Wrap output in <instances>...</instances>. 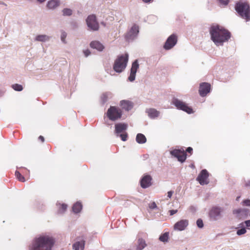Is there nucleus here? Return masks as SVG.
I'll use <instances>...</instances> for the list:
<instances>
[{
  "label": "nucleus",
  "instance_id": "ea45409f",
  "mask_svg": "<svg viewBox=\"0 0 250 250\" xmlns=\"http://www.w3.org/2000/svg\"><path fill=\"white\" fill-rule=\"evenodd\" d=\"M83 53L85 56V57H88L91 53L90 50L89 49L84 50L83 51Z\"/></svg>",
  "mask_w": 250,
  "mask_h": 250
},
{
  "label": "nucleus",
  "instance_id": "ddd939ff",
  "mask_svg": "<svg viewBox=\"0 0 250 250\" xmlns=\"http://www.w3.org/2000/svg\"><path fill=\"white\" fill-rule=\"evenodd\" d=\"M177 42V36L174 34H172L167 39L164 45V48L166 50H169L176 45Z\"/></svg>",
  "mask_w": 250,
  "mask_h": 250
},
{
  "label": "nucleus",
  "instance_id": "58836bf2",
  "mask_svg": "<svg viewBox=\"0 0 250 250\" xmlns=\"http://www.w3.org/2000/svg\"><path fill=\"white\" fill-rule=\"evenodd\" d=\"M149 207L150 208L152 209L156 208H157V205L154 202L150 204L149 205Z\"/></svg>",
  "mask_w": 250,
  "mask_h": 250
},
{
  "label": "nucleus",
  "instance_id": "8fccbe9b",
  "mask_svg": "<svg viewBox=\"0 0 250 250\" xmlns=\"http://www.w3.org/2000/svg\"><path fill=\"white\" fill-rule=\"evenodd\" d=\"M246 186H247V187H250V180L248 181L246 183Z\"/></svg>",
  "mask_w": 250,
  "mask_h": 250
},
{
  "label": "nucleus",
  "instance_id": "f3484780",
  "mask_svg": "<svg viewBox=\"0 0 250 250\" xmlns=\"http://www.w3.org/2000/svg\"><path fill=\"white\" fill-rule=\"evenodd\" d=\"M85 246V240L82 238H77L76 242L73 244L72 248L74 250H83Z\"/></svg>",
  "mask_w": 250,
  "mask_h": 250
},
{
  "label": "nucleus",
  "instance_id": "4468645a",
  "mask_svg": "<svg viewBox=\"0 0 250 250\" xmlns=\"http://www.w3.org/2000/svg\"><path fill=\"white\" fill-rule=\"evenodd\" d=\"M139 64L138 60H135L133 62L130 69V75L128 77V80L131 82H133L136 77V73L139 68Z\"/></svg>",
  "mask_w": 250,
  "mask_h": 250
},
{
  "label": "nucleus",
  "instance_id": "6ab92c4d",
  "mask_svg": "<svg viewBox=\"0 0 250 250\" xmlns=\"http://www.w3.org/2000/svg\"><path fill=\"white\" fill-rule=\"evenodd\" d=\"M249 210L245 208H238L233 210V214L236 217L241 218L247 216Z\"/></svg>",
  "mask_w": 250,
  "mask_h": 250
},
{
  "label": "nucleus",
  "instance_id": "c756f323",
  "mask_svg": "<svg viewBox=\"0 0 250 250\" xmlns=\"http://www.w3.org/2000/svg\"><path fill=\"white\" fill-rule=\"evenodd\" d=\"M66 37H67L66 32L63 30L61 31V41L62 42H63L64 44H66L67 43V42L66 41Z\"/></svg>",
  "mask_w": 250,
  "mask_h": 250
},
{
  "label": "nucleus",
  "instance_id": "2f4dec72",
  "mask_svg": "<svg viewBox=\"0 0 250 250\" xmlns=\"http://www.w3.org/2000/svg\"><path fill=\"white\" fill-rule=\"evenodd\" d=\"M15 175L17 177V178L21 182H25L24 177L21 174V173L19 171H16Z\"/></svg>",
  "mask_w": 250,
  "mask_h": 250
},
{
  "label": "nucleus",
  "instance_id": "aec40b11",
  "mask_svg": "<svg viewBox=\"0 0 250 250\" xmlns=\"http://www.w3.org/2000/svg\"><path fill=\"white\" fill-rule=\"evenodd\" d=\"M61 4L60 0H49L47 1L46 7L49 10H54Z\"/></svg>",
  "mask_w": 250,
  "mask_h": 250
},
{
  "label": "nucleus",
  "instance_id": "4be33fe9",
  "mask_svg": "<svg viewBox=\"0 0 250 250\" xmlns=\"http://www.w3.org/2000/svg\"><path fill=\"white\" fill-rule=\"evenodd\" d=\"M146 112L147 113L148 117L152 119L158 117L160 115V111L157 110L155 108H148L146 110Z\"/></svg>",
  "mask_w": 250,
  "mask_h": 250
},
{
  "label": "nucleus",
  "instance_id": "473e14b6",
  "mask_svg": "<svg viewBox=\"0 0 250 250\" xmlns=\"http://www.w3.org/2000/svg\"><path fill=\"white\" fill-rule=\"evenodd\" d=\"M67 208V205L64 204H62V205H60V206L59 207V208L58 209V213H62L64 212Z\"/></svg>",
  "mask_w": 250,
  "mask_h": 250
},
{
  "label": "nucleus",
  "instance_id": "a878e982",
  "mask_svg": "<svg viewBox=\"0 0 250 250\" xmlns=\"http://www.w3.org/2000/svg\"><path fill=\"white\" fill-rule=\"evenodd\" d=\"M146 246V244L145 240L142 238H139L138 240V245L136 250H143Z\"/></svg>",
  "mask_w": 250,
  "mask_h": 250
},
{
  "label": "nucleus",
  "instance_id": "7c9ffc66",
  "mask_svg": "<svg viewBox=\"0 0 250 250\" xmlns=\"http://www.w3.org/2000/svg\"><path fill=\"white\" fill-rule=\"evenodd\" d=\"M110 93H104L101 97V100L103 104H104L107 100L108 97L110 96Z\"/></svg>",
  "mask_w": 250,
  "mask_h": 250
},
{
  "label": "nucleus",
  "instance_id": "c03bdc74",
  "mask_svg": "<svg viewBox=\"0 0 250 250\" xmlns=\"http://www.w3.org/2000/svg\"><path fill=\"white\" fill-rule=\"evenodd\" d=\"M173 192L172 191H169L167 192V197L170 198L172 195Z\"/></svg>",
  "mask_w": 250,
  "mask_h": 250
},
{
  "label": "nucleus",
  "instance_id": "864d4df0",
  "mask_svg": "<svg viewBox=\"0 0 250 250\" xmlns=\"http://www.w3.org/2000/svg\"><path fill=\"white\" fill-rule=\"evenodd\" d=\"M243 223H240V224H239V225H238L239 227H241L243 226Z\"/></svg>",
  "mask_w": 250,
  "mask_h": 250
},
{
  "label": "nucleus",
  "instance_id": "b1692460",
  "mask_svg": "<svg viewBox=\"0 0 250 250\" xmlns=\"http://www.w3.org/2000/svg\"><path fill=\"white\" fill-rule=\"evenodd\" d=\"M50 37L46 35H39L35 38V41L41 42H46L48 41Z\"/></svg>",
  "mask_w": 250,
  "mask_h": 250
},
{
  "label": "nucleus",
  "instance_id": "f704fd0d",
  "mask_svg": "<svg viewBox=\"0 0 250 250\" xmlns=\"http://www.w3.org/2000/svg\"><path fill=\"white\" fill-rule=\"evenodd\" d=\"M247 230L245 228H242L241 229H238L236 232V234L240 236L246 233Z\"/></svg>",
  "mask_w": 250,
  "mask_h": 250
},
{
  "label": "nucleus",
  "instance_id": "f8f14e48",
  "mask_svg": "<svg viewBox=\"0 0 250 250\" xmlns=\"http://www.w3.org/2000/svg\"><path fill=\"white\" fill-rule=\"evenodd\" d=\"M208 176L209 174L208 171L205 169H203L197 176L196 180L201 185H207L209 183Z\"/></svg>",
  "mask_w": 250,
  "mask_h": 250
},
{
  "label": "nucleus",
  "instance_id": "49530a36",
  "mask_svg": "<svg viewBox=\"0 0 250 250\" xmlns=\"http://www.w3.org/2000/svg\"><path fill=\"white\" fill-rule=\"evenodd\" d=\"M39 139L42 142H43L44 141V139L43 136H40L39 137Z\"/></svg>",
  "mask_w": 250,
  "mask_h": 250
},
{
  "label": "nucleus",
  "instance_id": "e433bc0d",
  "mask_svg": "<svg viewBox=\"0 0 250 250\" xmlns=\"http://www.w3.org/2000/svg\"><path fill=\"white\" fill-rule=\"evenodd\" d=\"M242 205L244 206L250 207V199L244 200L242 202Z\"/></svg>",
  "mask_w": 250,
  "mask_h": 250
},
{
  "label": "nucleus",
  "instance_id": "0eeeda50",
  "mask_svg": "<svg viewBox=\"0 0 250 250\" xmlns=\"http://www.w3.org/2000/svg\"><path fill=\"white\" fill-rule=\"evenodd\" d=\"M106 115L109 120L114 121L121 118L122 111L118 107L111 106L107 111Z\"/></svg>",
  "mask_w": 250,
  "mask_h": 250
},
{
  "label": "nucleus",
  "instance_id": "5fc2aeb1",
  "mask_svg": "<svg viewBox=\"0 0 250 250\" xmlns=\"http://www.w3.org/2000/svg\"><path fill=\"white\" fill-rule=\"evenodd\" d=\"M27 0L29 1H33V0Z\"/></svg>",
  "mask_w": 250,
  "mask_h": 250
},
{
  "label": "nucleus",
  "instance_id": "79ce46f5",
  "mask_svg": "<svg viewBox=\"0 0 250 250\" xmlns=\"http://www.w3.org/2000/svg\"><path fill=\"white\" fill-rule=\"evenodd\" d=\"M192 150H193V149L192 147H188L187 149H186V152H188V153H189L190 154L192 153Z\"/></svg>",
  "mask_w": 250,
  "mask_h": 250
},
{
  "label": "nucleus",
  "instance_id": "393cba45",
  "mask_svg": "<svg viewBox=\"0 0 250 250\" xmlns=\"http://www.w3.org/2000/svg\"><path fill=\"white\" fill-rule=\"evenodd\" d=\"M136 141L140 144H145L146 142V138L142 133H138L136 135Z\"/></svg>",
  "mask_w": 250,
  "mask_h": 250
},
{
  "label": "nucleus",
  "instance_id": "4c0bfd02",
  "mask_svg": "<svg viewBox=\"0 0 250 250\" xmlns=\"http://www.w3.org/2000/svg\"><path fill=\"white\" fill-rule=\"evenodd\" d=\"M219 2L223 5H227L228 4L229 2V0H218Z\"/></svg>",
  "mask_w": 250,
  "mask_h": 250
},
{
  "label": "nucleus",
  "instance_id": "09e8293b",
  "mask_svg": "<svg viewBox=\"0 0 250 250\" xmlns=\"http://www.w3.org/2000/svg\"><path fill=\"white\" fill-rule=\"evenodd\" d=\"M145 3H149L152 2L153 0H142Z\"/></svg>",
  "mask_w": 250,
  "mask_h": 250
},
{
  "label": "nucleus",
  "instance_id": "c9c22d12",
  "mask_svg": "<svg viewBox=\"0 0 250 250\" xmlns=\"http://www.w3.org/2000/svg\"><path fill=\"white\" fill-rule=\"evenodd\" d=\"M196 224L198 228H202L204 226L203 222L202 219H198L196 221Z\"/></svg>",
  "mask_w": 250,
  "mask_h": 250
},
{
  "label": "nucleus",
  "instance_id": "de8ad7c7",
  "mask_svg": "<svg viewBox=\"0 0 250 250\" xmlns=\"http://www.w3.org/2000/svg\"><path fill=\"white\" fill-rule=\"evenodd\" d=\"M46 0H37V2L39 3H42L44 2Z\"/></svg>",
  "mask_w": 250,
  "mask_h": 250
},
{
  "label": "nucleus",
  "instance_id": "3c124183",
  "mask_svg": "<svg viewBox=\"0 0 250 250\" xmlns=\"http://www.w3.org/2000/svg\"><path fill=\"white\" fill-rule=\"evenodd\" d=\"M0 4H3V5H5V6H7L6 4H5V3H4V2H0Z\"/></svg>",
  "mask_w": 250,
  "mask_h": 250
},
{
  "label": "nucleus",
  "instance_id": "603ef678",
  "mask_svg": "<svg viewBox=\"0 0 250 250\" xmlns=\"http://www.w3.org/2000/svg\"><path fill=\"white\" fill-rule=\"evenodd\" d=\"M240 198V196H238V197L236 198V200L237 201H238L239 200Z\"/></svg>",
  "mask_w": 250,
  "mask_h": 250
},
{
  "label": "nucleus",
  "instance_id": "cd10ccee",
  "mask_svg": "<svg viewBox=\"0 0 250 250\" xmlns=\"http://www.w3.org/2000/svg\"><path fill=\"white\" fill-rule=\"evenodd\" d=\"M82 208V204L79 202H77L75 204H74L73 207H72V210L75 213H77L80 212Z\"/></svg>",
  "mask_w": 250,
  "mask_h": 250
},
{
  "label": "nucleus",
  "instance_id": "c85d7f7f",
  "mask_svg": "<svg viewBox=\"0 0 250 250\" xmlns=\"http://www.w3.org/2000/svg\"><path fill=\"white\" fill-rule=\"evenodd\" d=\"M62 13L64 16H70L72 15L73 11L70 8H65L62 10Z\"/></svg>",
  "mask_w": 250,
  "mask_h": 250
},
{
  "label": "nucleus",
  "instance_id": "5701e85b",
  "mask_svg": "<svg viewBox=\"0 0 250 250\" xmlns=\"http://www.w3.org/2000/svg\"><path fill=\"white\" fill-rule=\"evenodd\" d=\"M90 46L91 48L99 51H102L104 49V46L100 42L96 41L91 42Z\"/></svg>",
  "mask_w": 250,
  "mask_h": 250
},
{
  "label": "nucleus",
  "instance_id": "a19ab883",
  "mask_svg": "<svg viewBox=\"0 0 250 250\" xmlns=\"http://www.w3.org/2000/svg\"><path fill=\"white\" fill-rule=\"evenodd\" d=\"M178 210L177 209L174 210H169V213L170 215H173L174 214L176 213L177 212Z\"/></svg>",
  "mask_w": 250,
  "mask_h": 250
},
{
  "label": "nucleus",
  "instance_id": "f03ea898",
  "mask_svg": "<svg viewBox=\"0 0 250 250\" xmlns=\"http://www.w3.org/2000/svg\"><path fill=\"white\" fill-rule=\"evenodd\" d=\"M209 33L211 40L217 46L223 45L230 37V33L218 25L211 26Z\"/></svg>",
  "mask_w": 250,
  "mask_h": 250
},
{
  "label": "nucleus",
  "instance_id": "39448f33",
  "mask_svg": "<svg viewBox=\"0 0 250 250\" xmlns=\"http://www.w3.org/2000/svg\"><path fill=\"white\" fill-rule=\"evenodd\" d=\"M127 124L125 123H118L115 125L114 133L117 137H120L123 141H126L128 138L126 130Z\"/></svg>",
  "mask_w": 250,
  "mask_h": 250
},
{
  "label": "nucleus",
  "instance_id": "1a4fd4ad",
  "mask_svg": "<svg viewBox=\"0 0 250 250\" xmlns=\"http://www.w3.org/2000/svg\"><path fill=\"white\" fill-rule=\"evenodd\" d=\"M172 104L178 109L184 111L188 114L193 113V110L190 107L177 98L173 99Z\"/></svg>",
  "mask_w": 250,
  "mask_h": 250
},
{
  "label": "nucleus",
  "instance_id": "6e6552de",
  "mask_svg": "<svg viewBox=\"0 0 250 250\" xmlns=\"http://www.w3.org/2000/svg\"><path fill=\"white\" fill-rule=\"evenodd\" d=\"M224 208L219 206L212 207L209 212V216L213 221H217L223 217Z\"/></svg>",
  "mask_w": 250,
  "mask_h": 250
},
{
  "label": "nucleus",
  "instance_id": "412c9836",
  "mask_svg": "<svg viewBox=\"0 0 250 250\" xmlns=\"http://www.w3.org/2000/svg\"><path fill=\"white\" fill-rule=\"evenodd\" d=\"M120 106L123 109L128 111L133 108V104L130 101L127 100H122L120 102Z\"/></svg>",
  "mask_w": 250,
  "mask_h": 250
},
{
  "label": "nucleus",
  "instance_id": "20e7f679",
  "mask_svg": "<svg viewBox=\"0 0 250 250\" xmlns=\"http://www.w3.org/2000/svg\"><path fill=\"white\" fill-rule=\"evenodd\" d=\"M235 9L241 17L247 21H250V7L247 3L237 2L235 5Z\"/></svg>",
  "mask_w": 250,
  "mask_h": 250
},
{
  "label": "nucleus",
  "instance_id": "dca6fc26",
  "mask_svg": "<svg viewBox=\"0 0 250 250\" xmlns=\"http://www.w3.org/2000/svg\"><path fill=\"white\" fill-rule=\"evenodd\" d=\"M210 85L207 83H203L200 84L199 87V93L202 97H204L210 92Z\"/></svg>",
  "mask_w": 250,
  "mask_h": 250
},
{
  "label": "nucleus",
  "instance_id": "9d476101",
  "mask_svg": "<svg viewBox=\"0 0 250 250\" xmlns=\"http://www.w3.org/2000/svg\"><path fill=\"white\" fill-rule=\"evenodd\" d=\"M86 24L89 29L93 31L98 30L99 28V24L94 15L88 16L86 20Z\"/></svg>",
  "mask_w": 250,
  "mask_h": 250
},
{
  "label": "nucleus",
  "instance_id": "6e6d98bb",
  "mask_svg": "<svg viewBox=\"0 0 250 250\" xmlns=\"http://www.w3.org/2000/svg\"><path fill=\"white\" fill-rule=\"evenodd\" d=\"M21 168V170H23V168H22V167H21V168Z\"/></svg>",
  "mask_w": 250,
  "mask_h": 250
},
{
  "label": "nucleus",
  "instance_id": "2eb2a0df",
  "mask_svg": "<svg viewBox=\"0 0 250 250\" xmlns=\"http://www.w3.org/2000/svg\"><path fill=\"white\" fill-rule=\"evenodd\" d=\"M188 225V220L187 219H182L176 222L173 227L175 230L182 231L185 230Z\"/></svg>",
  "mask_w": 250,
  "mask_h": 250
},
{
  "label": "nucleus",
  "instance_id": "f257e3e1",
  "mask_svg": "<svg viewBox=\"0 0 250 250\" xmlns=\"http://www.w3.org/2000/svg\"><path fill=\"white\" fill-rule=\"evenodd\" d=\"M55 243L53 237L49 234H42L34 238L29 246L28 250H52Z\"/></svg>",
  "mask_w": 250,
  "mask_h": 250
},
{
  "label": "nucleus",
  "instance_id": "37998d69",
  "mask_svg": "<svg viewBox=\"0 0 250 250\" xmlns=\"http://www.w3.org/2000/svg\"><path fill=\"white\" fill-rule=\"evenodd\" d=\"M244 223L247 227H250V220L245 221Z\"/></svg>",
  "mask_w": 250,
  "mask_h": 250
},
{
  "label": "nucleus",
  "instance_id": "a211bd4d",
  "mask_svg": "<svg viewBox=\"0 0 250 250\" xmlns=\"http://www.w3.org/2000/svg\"><path fill=\"white\" fill-rule=\"evenodd\" d=\"M151 177L149 175H145L141 180V186L144 188L150 187L151 185Z\"/></svg>",
  "mask_w": 250,
  "mask_h": 250
},
{
  "label": "nucleus",
  "instance_id": "9b49d317",
  "mask_svg": "<svg viewBox=\"0 0 250 250\" xmlns=\"http://www.w3.org/2000/svg\"><path fill=\"white\" fill-rule=\"evenodd\" d=\"M170 154L177 158L178 160L182 163L185 161L187 158L186 152L184 149H174L170 151Z\"/></svg>",
  "mask_w": 250,
  "mask_h": 250
},
{
  "label": "nucleus",
  "instance_id": "7ed1b4c3",
  "mask_svg": "<svg viewBox=\"0 0 250 250\" xmlns=\"http://www.w3.org/2000/svg\"><path fill=\"white\" fill-rule=\"evenodd\" d=\"M128 61V54L125 53L118 56L115 60L113 69L114 71L120 73L125 69Z\"/></svg>",
  "mask_w": 250,
  "mask_h": 250
},
{
  "label": "nucleus",
  "instance_id": "72a5a7b5",
  "mask_svg": "<svg viewBox=\"0 0 250 250\" xmlns=\"http://www.w3.org/2000/svg\"><path fill=\"white\" fill-rule=\"evenodd\" d=\"M12 88L16 91H21L22 90L23 88L22 85L19 84H14L12 85Z\"/></svg>",
  "mask_w": 250,
  "mask_h": 250
},
{
  "label": "nucleus",
  "instance_id": "423d86ee",
  "mask_svg": "<svg viewBox=\"0 0 250 250\" xmlns=\"http://www.w3.org/2000/svg\"><path fill=\"white\" fill-rule=\"evenodd\" d=\"M139 33V26L133 23L130 28L125 35V38L126 41L130 42L135 40Z\"/></svg>",
  "mask_w": 250,
  "mask_h": 250
},
{
  "label": "nucleus",
  "instance_id": "bb28decb",
  "mask_svg": "<svg viewBox=\"0 0 250 250\" xmlns=\"http://www.w3.org/2000/svg\"><path fill=\"white\" fill-rule=\"evenodd\" d=\"M169 239V232H166L162 234L159 238V240L162 242L167 243Z\"/></svg>",
  "mask_w": 250,
  "mask_h": 250
},
{
  "label": "nucleus",
  "instance_id": "a18cd8bd",
  "mask_svg": "<svg viewBox=\"0 0 250 250\" xmlns=\"http://www.w3.org/2000/svg\"><path fill=\"white\" fill-rule=\"evenodd\" d=\"M5 92V90L4 89H0V96H1L3 95Z\"/></svg>",
  "mask_w": 250,
  "mask_h": 250
}]
</instances>
